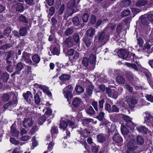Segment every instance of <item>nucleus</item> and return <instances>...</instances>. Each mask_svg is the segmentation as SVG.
Segmentation results:
<instances>
[{"mask_svg":"<svg viewBox=\"0 0 153 153\" xmlns=\"http://www.w3.org/2000/svg\"><path fill=\"white\" fill-rule=\"evenodd\" d=\"M109 38L108 34L105 32V30L102 32L99 33L95 36L94 40L97 42H101L103 41L106 42Z\"/></svg>","mask_w":153,"mask_h":153,"instance_id":"nucleus-1","label":"nucleus"},{"mask_svg":"<svg viewBox=\"0 0 153 153\" xmlns=\"http://www.w3.org/2000/svg\"><path fill=\"white\" fill-rule=\"evenodd\" d=\"M136 144L133 141H131L127 145L128 149L126 153H136L135 150L136 149L137 146Z\"/></svg>","mask_w":153,"mask_h":153,"instance_id":"nucleus-2","label":"nucleus"},{"mask_svg":"<svg viewBox=\"0 0 153 153\" xmlns=\"http://www.w3.org/2000/svg\"><path fill=\"white\" fill-rule=\"evenodd\" d=\"M138 57L136 56L135 54L132 53H129L128 56L126 60L131 62H135L137 65L139 66L140 65L139 62L137 60V59H138Z\"/></svg>","mask_w":153,"mask_h":153,"instance_id":"nucleus-3","label":"nucleus"},{"mask_svg":"<svg viewBox=\"0 0 153 153\" xmlns=\"http://www.w3.org/2000/svg\"><path fill=\"white\" fill-rule=\"evenodd\" d=\"M82 103L83 102L82 100L78 97L74 98L72 101L73 106L76 108H79Z\"/></svg>","mask_w":153,"mask_h":153,"instance_id":"nucleus-4","label":"nucleus"},{"mask_svg":"<svg viewBox=\"0 0 153 153\" xmlns=\"http://www.w3.org/2000/svg\"><path fill=\"white\" fill-rule=\"evenodd\" d=\"M96 56L94 54H91L90 56L88 59L89 64L91 65V69H93L95 67L96 64Z\"/></svg>","mask_w":153,"mask_h":153,"instance_id":"nucleus-5","label":"nucleus"},{"mask_svg":"<svg viewBox=\"0 0 153 153\" xmlns=\"http://www.w3.org/2000/svg\"><path fill=\"white\" fill-rule=\"evenodd\" d=\"M23 97L29 103L32 102L33 100V95L31 93L30 91H27L26 93L23 94Z\"/></svg>","mask_w":153,"mask_h":153,"instance_id":"nucleus-6","label":"nucleus"},{"mask_svg":"<svg viewBox=\"0 0 153 153\" xmlns=\"http://www.w3.org/2000/svg\"><path fill=\"white\" fill-rule=\"evenodd\" d=\"M75 3L76 1L74 0L70 1L68 2L67 5L68 8L71 13L68 15V16L71 15L73 13L75 12L73 8L75 6Z\"/></svg>","mask_w":153,"mask_h":153,"instance_id":"nucleus-7","label":"nucleus"},{"mask_svg":"<svg viewBox=\"0 0 153 153\" xmlns=\"http://www.w3.org/2000/svg\"><path fill=\"white\" fill-rule=\"evenodd\" d=\"M68 53L70 56H74L73 57L74 60H76L79 57V53L74 49H70L68 51Z\"/></svg>","mask_w":153,"mask_h":153,"instance_id":"nucleus-8","label":"nucleus"},{"mask_svg":"<svg viewBox=\"0 0 153 153\" xmlns=\"http://www.w3.org/2000/svg\"><path fill=\"white\" fill-rule=\"evenodd\" d=\"M30 54L26 52L23 53L22 58L25 61L26 63L31 64L32 63V61L30 59Z\"/></svg>","mask_w":153,"mask_h":153,"instance_id":"nucleus-9","label":"nucleus"},{"mask_svg":"<svg viewBox=\"0 0 153 153\" xmlns=\"http://www.w3.org/2000/svg\"><path fill=\"white\" fill-rule=\"evenodd\" d=\"M114 141L116 143H121L123 142V139L120 135L118 134H115L112 137Z\"/></svg>","mask_w":153,"mask_h":153,"instance_id":"nucleus-10","label":"nucleus"},{"mask_svg":"<svg viewBox=\"0 0 153 153\" xmlns=\"http://www.w3.org/2000/svg\"><path fill=\"white\" fill-rule=\"evenodd\" d=\"M13 6L14 7H16L17 11H22L24 9L22 4L19 2H14Z\"/></svg>","mask_w":153,"mask_h":153,"instance_id":"nucleus-11","label":"nucleus"},{"mask_svg":"<svg viewBox=\"0 0 153 153\" xmlns=\"http://www.w3.org/2000/svg\"><path fill=\"white\" fill-rule=\"evenodd\" d=\"M119 52L121 56L123 59L126 60L129 54L128 51L126 50L121 49L119 51Z\"/></svg>","mask_w":153,"mask_h":153,"instance_id":"nucleus-12","label":"nucleus"},{"mask_svg":"<svg viewBox=\"0 0 153 153\" xmlns=\"http://www.w3.org/2000/svg\"><path fill=\"white\" fill-rule=\"evenodd\" d=\"M66 45L69 48H70L74 45V42L71 37H69L65 41Z\"/></svg>","mask_w":153,"mask_h":153,"instance_id":"nucleus-13","label":"nucleus"},{"mask_svg":"<svg viewBox=\"0 0 153 153\" xmlns=\"http://www.w3.org/2000/svg\"><path fill=\"white\" fill-rule=\"evenodd\" d=\"M33 124L32 120L29 118H25L23 121V126L26 127L27 125L30 127Z\"/></svg>","mask_w":153,"mask_h":153,"instance_id":"nucleus-14","label":"nucleus"},{"mask_svg":"<svg viewBox=\"0 0 153 153\" xmlns=\"http://www.w3.org/2000/svg\"><path fill=\"white\" fill-rule=\"evenodd\" d=\"M83 41L87 48L90 47L92 39L89 38L88 37L85 36L83 38Z\"/></svg>","mask_w":153,"mask_h":153,"instance_id":"nucleus-15","label":"nucleus"},{"mask_svg":"<svg viewBox=\"0 0 153 153\" xmlns=\"http://www.w3.org/2000/svg\"><path fill=\"white\" fill-rule=\"evenodd\" d=\"M144 114L145 115L144 117V122L145 123H148L149 122V120L152 118L153 117L148 111H146L144 113Z\"/></svg>","mask_w":153,"mask_h":153,"instance_id":"nucleus-16","label":"nucleus"},{"mask_svg":"<svg viewBox=\"0 0 153 153\" xmlns=\"http://www.w3.org/2000/svg\"><path fill=\"white\" fill-rule=\"evenodd\" d=\"M147 2V0H138L137 1L136 5L138 7L143 6L146 5Z\"/></svg>","mask_w":153,"mask_h":153,"instance_id":"nucleus-17","label":"nucleus"},{"mask_svg":"<svg viewBox=\"0 0 153 153\" xmlns=\"http://www.w3.org/2000/svg\"><path fill=\"white\" fill-rule=\"evenodd\" d=\"M136 128L139 132L145 133H146L147 132L148 129L143 126H140L137 127Z\"/></svg>","mask_w":153,"mask_h":153,"instance_id":"nucleus-18","label":"nucleus"},{"mask_svg":"<svg viewBox=\"0 0 153 153\" xmlns=\"http://www.w3.org/2000/svg\"><path fill=\"white\" fill-rule=\"evenodd\" d=\"M97 140L100 143H102L106 140V137L102 134H100L97 135Z\"/></svg>","mask_w":153,"mask_h":153,"instance_id":"nucleus-19","label":"nucleus"},{"mask_svg":"<svg viewBox=\"0 0 153 153\" xmlns=\"http://www.w3.org/2000/svg\"><path fill=\"white\" fill-rule=\"evenodd\" d=\"M69 75L68 74H63L59 77V79L62 81H65L68 80L70 78Z\"/></svg>","mask_w":153,"mask_h":153,"instance_id":"nucleus-20","label":"nucleus"},{"mask_svg":"<svg viewBox=\"0 0 153 153\" xmlns=\"http://www.w3.org/2000/svg\"><path fill=\"white\" fill-rule=\"evenodd\" d=\"M93 89L94 86L92 85L87 86L86 88V92L87 94L89 96L91 95L92 94Z\"/></svg>","mask_w":153,"mask_h":153,"instance_id":"nucleus-21","label":"nucleus"},{"mask_svg":"<svg viewBox=\"0 0 153 153\" xmlns=\"http://www.w3.org/2000/svg\"><path fill=\"white\" fill-rule=\"evenodd\" d=\"M9 77V75L7 73L5 72L1 75V79L3 82H6L8 80Z\"/></svg>","mask_w":153,"mask_h":153,"instance_id":"nucleus-22","label":"nucleus"},{"mask_svg":"<svg viewBox=\"0 0 153 153\" xmlns=\"http://www.w3.org/2000/svg\"><path fill=\"white\" fill-rule=\"evenodd\" d=\"M11 131L13 136L17 137L19 134V131L16 130L15 128L13 127V126H11Z\"/></svg>","mask_w":153,"mask_h":153,"instance_id":"nucleus-23","label":"nucleus"},{"mask_svg":"<svg viewBox=\"0 0 153 153\" xmlns=\"http://www.w3.org/2000/svg\"><path fill=\"white\" fill-rule=\"evenodd\" d=\"M71 92L72 91H63L64 95L68 100H69V99H71L73 95L71 93Z\"/></svg>","mask_w":153,"mask_h":153,"instance_id":"nucleus-24","label":"nucleus"},{"mask_svg":"<svg viewBox=\"0 0 153 153\" xmlns=\"http://www.w3.org/2000/svg\"><path fill=\"white\" fill-rule=\"evenodd\" d=\"M81 136L84 138L87 137L90 134V132L86 129L82 130L80 132Z\"/></svg>","mask_w":153,"mask_h":153,"instance_id":"nucleus-25","label":"nucleus"},{"mask_svg":"<svg viewBox=\"0 0 153 153\" xmlns=\"http://www.w3.org/2000/svg\"><path fill=\"white\" fill-rule=\"evenodd\" d=\"M95 30L94 29L91 28L88 29L86 31V34L88 36L91 37L94 35Z\"/></svg>","mask_w":153,"mask_h":153,"instance_id":"nucleus-26","label":"nucleus"},{"mask_svg":"<svg viewBox=\"0 0 153 153\" xmlns=\"http://www.w3.org/2000/svg\"><path fill=\"white\" fill-rule=\"evenodd\" d=\"M82 63L84 66L85 67H88L91 68V66L89 64L90 63L89 62L88 59L87 58H84L82 61Z\"/></svg>","mask_w":153,"mask_h":153,"instance_id":"nucleus-27","label":"nucleus"},{"mask_svg":"<svg viewBox=\"0 0 153 153\" xmlns=\"http://www.w3.org/2000/svg\"><path fill=\"white\" fill-rule=\"evenodd\" d=\"M91 149L93 153H97L99 149V146L94 143L92 144Z\"/></svg>","mask_w":153,"mask_h":153,"instance_id":"nucleus-28","label":"nucleus"},{"mask_svg":"<svg viewBox=\"0 0 153 153\" xmlns=\"http://www.w3.org/2000/svg\"><path fill=\"white\" fill-rule=\"evenodd\" d=\"M34 85L35 88H39L42 90L44 92L47 91V87L45 85L37 83L35 84Z\"/></svg>","mask_w":153,"mask_h":153,"instance_id":"nucleus-29","label":"nucleus"},{"mask_svg":"<svg viewBox=\"0 0 153 153\" xmlns=\"http://www.w3.org/2000/svg\"><path fill=\"white\" fill-rule=\"evenodd\" d=\"M24 65L21 62L18 63L16 66V71H18L20 74V71L23 68Z\"/></svg>","mask_w":153,"mask_h":153,"instance_id":"nucleus-30","label":"nucleus"},{"mask_svg":"<svg viewBox=\"0 0 153 153\" xmlns=\"http://www.w3.org/2000/svg\"><path fill=\"white\" fill-rule=\"evenodd\" d=\"M51 131L52 137L55 138L56 137V134L58 133L57 127H56L54 126L52 128Z\"/></svg>","mask_w":153,"mask_h":153,"instance_id":"nucleus-31","label":"nucleus"},{"mask_svg":"<svg viewBox=\"0 0 153 153\" xmlns=\"http://www.w3.org/2000/svg\"><path fill=\"white\" fill-rule=\"evenodd\" d=\"M33 61L36 63H38L40 61V57L39 56L36 54H34L32 57Z\"/></svg>","mask_w":153,"mask_h":153,"instance_id":"nucleus-32","label":"nucleus"},{"mask_svg":"<svg viewBox=\"0 0 153 153\" xmlns=\"http://www.w3.org/2000/svg\"><path fill=\"white\" fill-rule=\"evenodd\" d=\"M116 81L120 84H123L124 83L125 80L121 76H119L116 77Z\"/></svg>","mask_w":153,"mask_h":153,"instance_id":"nucleus-33","label":"nucleus"},{"mask_svg":"<svg viewBox=\"0 0 153 153\" xmlns=\"http://www.w3.org/2000/svg\"><path fill=\"white\" fill-rule=\"evenodd\" d=\"M137 143L138 145H141L144 143V140L140 136H138L136 137Z\"/></svg>","mask_w":153,"mask_h":153,"instance_id":"nucleus-34","label":"nucleus"},{"mask_svg":"<svg viewBox=\"0 0 153 153\" xmlns=\"http://www.w3.org/2000/svg\"><path fill=\"white\" fill-rule=\"evenodd\" d=\"M68 123L66 121L62 120L60 121L59 124V128H60L65 129L68 126Z\"/></svg>","mask_w":153,"mask_h":153,"instance_id":"nucleus-35","label":"nucleus"},{"mask_svg":"<svg viewBox=\"0 0 153 153\" xmlns=\"http://www.w3.org/2000/svg\"><path fill=\"white\" fill-rule=\"evenodd\" d=\"M19 33L21 36H24L27 33V29L25 27L21 28L19 30Z\"/></svg>","mask_w":153,"mask_h":153,"instance_id":"nucleus-36","label":"nucleus"},{"mask_svg":"<svg viewBox=\"0 0 153 153\" xmlns=\"http://www.w3.org/2000/svg\"><path fill=\"white\" fill-rule=\"evenodd\" d=\"M115 27L116 25L115 24H109L104 30H105V32H107V31L108 30H109L110 31L111 30H114Z\"/></svg>","mask_w":153,"mask_h":153,"instance_id":"nucleus-37","label":"nucleus"},{"mask_svg":"<svg viewBox=\"0 0 153 153\" xmlns=\"http://www.w3.org/2000/svg\"><path fill=\"white\" fill-rule=\"evenodd\" d=\"M34 102L37 105H39L40 102V99L38 94H36L34 97Z\"/></svg>","mask_w":153,"mask_h":153,"instance_id":"nucleus-38","label":"nucleus"},{"mask_svg":"<svg viewBox=\"0 0 153 153\" xmlns=\"http://www.w3.org/2000/svg\"><path fill=\"white\" fill-rule=\"evenodd\" d=\"M126 125L127 127L130 128L131 130H133L135 126V124L131 120L127 123H126Z\"/></svg>","mask_w":153,"mask_h":153,"instance_id":"nucleus-39","label":"nucleus"},{"mask_svg":"<svg viewBox=\"0 0 153 153\" xmlns=\"http://www.w3.org/2000/svg\"><path fill=\"white\" fill-rule=\"evenodd\" d=\"M75 90L77 93L79 94L83 92L84 91V88L79 85H76V86Z\"/></svg>","mask_w":153,"mask_h":153,"instance_id":"nucleus-40","label":"nucleus"},{"mask_svg":"<svg viewBox=\"0 0 153 153\" xmlns=\"http://www.w3.org/2000/svg\"><path fill=\"white\" fill-rule=\"evenodd\" d=\"M121 130L122 133L124 135H127L129 132V131L124 126H121Z\"/></svg>","mask_w":153,"mask_h":153,"instance_id":"nucleus-41","label":"nucleus"},{"mask_svg":"<svg viewBox=\"0 0 153 153\" xmlns=\"http://www.w3.org/2000/svg\"><path fill=\"white\" fill-rule=\"evenodd\" d=\"M74 117H71L69 119L67 120V121L69 126H71L74 124L75 123L74 121Z\"/></svg>","mask_w":153,"mask_h":153,"instance_id":"nucleus-42","label":"nucleus"},{"mask_svg":"<svg viewBox=\"0 0 153 153\" xmlns=\"http://www.w3.org/2000/svg\"><path fill=\"white\" fill-rule=\"evenodd\" d=\"M72 22L74 24L75 26L79 25H80V22L78 18L77 17H74L72 19Z\"/></svg>","mask_w":153,"mask_h":153,"instance_id":"nucleus-43","label":"nucleus"},{"mask_svg":"<svg viewBox=\"0 0 153 153\" xmlns=\"http://www.w3.org/2000/svg\"><path fill=\"white\" fill-rule=\"evenodd\" d=\"M152 43L150 41H148L144 45V48L147 49H149L150 48L151 46L152 45Z\"/></svg>","mask_w":153,"mask_h":153,"instance_id":"nucleus-44","label":"nucleus"},{"mask_svg":"<svg viewBox=\"0 0 153 153\" xmlns=\"http://www.w3.org/2000/svg\"><path fill=\"white\" fill-rule=\"evenodd\" d=\"M122 117L126 122V123H128L132 120V119L129 117L123 114L122 115Z\"/></svg>","mask_w":153,"mask_h":153,"instance_id":"nucleus-45","label":"nucleus"},{"mask_svg":"<svg viewBox=\"0 0 153 153\" xmlns=\"http://www.w3.org/2000/svg\"><path fill=\"white\" fill-rule=\"evenodd\" d=\"M141 23L145 25H148L149 23L146 16L143 17L141 20Z\"/></svg>","mask_w":153,"mask_h":153,"instance_id":"nucleus-46","label":"nucleus"},{"mask_svg":"<svg viewBox=\"0 0 153 153\" xmlns=\"http://www.w3.org/2000/svg\"><path fill=\"white\" fill-rule=\"evenodd\" d=\"M45 120V117L44 116L40 117L38 119V123L39 124L42 125Z\"/></svg>","mask_w":153,"mask_h":153,"instance_id":"nucleus-47","label":"nucleus"},{"mask_svg":"<svg viewBox=\"0 0 153 153\" xmlns=\"http://www.w3.org/2000/svg\"><path fill=\"white\" fill-rule=\"evenodd\" d=\"M146 17L149 22L153 21V15L152 13L148 14Z\"/></svg>","mask_w":153,"mask_h":153,"instance_id":"nucleus-48","label":"nucleus"},{"mask_svg":"<svg viewBox=\"0 0 153 153\" xmlns=\"http://www.w3.org/2000/svg\"><path fill=\"white\" fill-rule=\"evenodd\" d=\"M93 121V120L91 119H85L82 120V123L83 124H87L90 122Z\"/></svg>","mask_w":153,"mask_h":153,"instance_id":"nucleus-49","label":"nucleus"},{"mask_svg":"<svg viewBox=\"0 0 153 153\" xmlns=\"http://www.w3.org/2000/svg\"><path fill=\"white\" fill-rule=\"evenodd\" d=\"M73 39L74 42L78 43L79 41V36L78 34L75 33L73 36Z\"/></svg>","mask_w":153,"mask_h":153,"instance_id":"nucleus-50","label":"nucleus"},{"mask_svg":"<svg viewBox=\"0 0 153 153\" xmlns=\"http://www.w3.org/2000/svg\"><path fill=\"white\" fill-rule=\"evenodd\" d=\"M53 54V55H59V51L58 48L54 47L53 48L52 52Z\"/></svg>","mask_w":153,"mask_h":153,"instance_id":"nucleus-51","label":"nucleus"},{"mask_svg":"<svg viewBox=\"0 0 153 153\" xmlns=\"http://www.w3.org/2000/svg\"><path fill=\"white\" fill-rule=\"evenodd\" d=\"M89 18L88 14L87 13H85L82 16V19L84 22H87Z\"/></svg>","mask_w":153,"mask_h":153,"instance_id":"nucleus-52","label":"nucleus"},{"mask_svg":"<svg viewBox=\"0 0 153 153\" xmlns=\"http://www.w3.org/2000/svg\"><path fill=\"white\" fill-rule=\"evenodd\" d=\"M137 44L140 47L142 48L143 44V40L142 39L139 38L137 39Z\"/></svg>","mask_w":153,"mask_h":153,"instance_id":"nucleus-53","label":"nucleus"},{"mask_svg":"<svg viewBox=\"0 0 153 153\" xmlns=\"http://www.w3.org/2000/svg\"><path fill=\"white\" fill-rule=\"evenodd\" d=\"M104 113L102 112H100V114L97 117V118L100 121L102 120L103 118Z\"/></svg>","mask_w":153,"mask_h":153,"instance_id":"nucleus-54","label":"nucleus"},{"mask_svg":"<svg viewBox=\"0 0 153 153\" xmlns=\"http://www.w3.org/2000/svg\"><path fill=\"white\" fill-rule=\"evenodd\" d=\"M130 13V11L129 10H126L122 12V15L123 16H126L129 15Z\"/></svg>","mask_w":153,"mask_h":153,"instance_id":"nucleus-55","label":"nucleus"},{"mask_svg":"<svg viewBox=\"0 0 153 153\" xmlns=\"http://www.w3.org/2000/svg\"><path fill=\"white\" fill-rule=\"evenodd\" d=\"M124 88L126 90H128L130 92H132L133 91V88L132 87H131L130 85H124Z\"/></svg>","mask_w":153,"mask_h":153,"instance_id":"nucleus-56","label":"nucleus"},{"mask_svg":"<svg viewBox=\"0 0 153 153\" xmlns=\"http://www.w3.org/2000/svg\"><path fill=\"white\" fill-rule=\"evenodd\" d=\"M73 30L71 28H69L67 29L65 32V34L66 36H68L71 34L73 33Z\"/></svg>","mask_w":153,"mask_h":153,"instance_id":"nucleus-57","label":"nucleus"},{"mask_svg":"<svg viewBox=\"0 0 153 153\" xmlns=\"http://www.w3.org/2000/svg\"><path fill=\"white\" fill-rule=\"evenodd\" d=\"M10 141L11 143L15 145H18L19 143V141L16 140L13 138H10Z\"/></svg>","mask_w":153,"mask_h":153,"instance_id":"nucleus-58","label":"nucleus"},{"mask_svg":"<svg viewBox=\"0 0 153 153\" xmlns=\"http://www.w3.org/2000/svg\"><path fill=\"white\" fill-rule=\"evenodd\" d=\"M64 9L65 5L64 4H63L62 5L61 7H60L58 11V14L59 15H62L64 10Z\"/></svg>","mask_w":153,"mask_h":153,"instance_id":"nucleus-59","label":"nucleus"},{"mask_svg":"<svg viewBox=\"0 0 153 153\" xmlns=\"http://www.w3.org/2000/svg\"><path fill=\"white\" fill-rule=\"evenodd\" d=\"M87 113L90 114H93L94 113V111L93 108L90 106L87 111Z\"/></svg>","mask_w":153,"mask_h":153,"instance_id":"nucleus-60","label":"nucleus"},{"mask_svg":"<svg viewBox=\"0 0 153 153\" xmlns=\"http://www.w3.org/2000/svg\"><path fill=\"white\" fill-rule=\"evenodd\" d=\"M107 94H108V97H112V92L113 91H111L109 88H106L105 89Z\"/></svg>","mask_w":153,"mask_h":153,"instance_id":"nucleus-61","label":"nucleus"},{"mask_svg":"<svg viewBox=\"0 0 153 153\" xmlns=\"http://www.w3.org/2000/svg\"><path fill=\"white\" fill-rule=\"evenodd\" d=\"M146 97L148 101L153 102V96L151 95H147L146 96Z\"/></svg>","mask_w":153,"mask_h":153,"instance_id":"nucleus-62","label":"nucleus"},{"mask_svg":"<svg viewBox=\"0 0 153 153\" xmlns=\"http://www.w3.org/2000/svg\"><path fill=\"white\" fill-rule=\"evenodd\" d=\"M96 17L94 15H92L91 18L90 23L92 24H94L96 22Z\"/></svg>","mask_w":153,"mask_h":153,"instance_id":"nucleus-63","label":"nucleus"},{"mask_svg":"<svg viewBox=\"0 0 153 153\" xmlns=\"http://www.w3.org/2000/svg\"><path fill=\"white\" fill-rule=\"evenodd\" d=\"M111 105L108 103H107L105 106V108L109 112H111Z\"/></svg>","mask_w":153,"mask_h":153,"instance_id":"nucleus-64","label":"nucleus"}]
</instances>
